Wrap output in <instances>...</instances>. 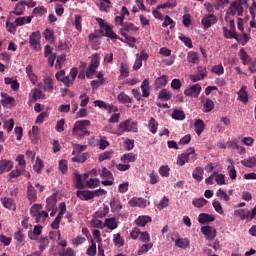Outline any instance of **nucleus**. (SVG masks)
Listing matches in <instances>:
<instances>
[{"mask_svg": "<svg viewBox=\"0 0 256 256\" xmlns=\"http://www.w3.org/2000/svg\"><path fill=\"white\" fill-rule=\"evenodd\" d=\"M139 131V124L133 119H127L119 123L117 135L124 133H137Z\"/></svg>", "mask_w": 256, "mask_h": 256, "instance_id": "1", "label": "nucleus"}, {"mask_svg": "<svg viewBox=\"0 0 256 256\" xmlns=\"http://www.w3.org/2000/svg\"><path fill=\"white\" fill-rule=\"evenodd\" d=\"M89 125H91V121L89 120L76 121L72 130L73 135L76 137H89L91 135V133L87 131Z\"/></svg>", "mask_w": 256, "mask_h": 256, "instance_id": "2", "label": "nucleus"}, {"mask_svg": "<svg viewBox=\"0 0 256 256\" xmlns=\"http://www.w3.org/2000/svg\"><path fill=\"white\" fill-rule=\"evenodd\" d=\"M96 21L100 27V33L104 35V37H108L109 39H119V37L113 31V28L105 22L102 18H96Z\"/></svg>", "mask_w": 256, "mask_h": 256, "instance_id": "3", "label": "nucleus"}, {"mask_svg": "<svg viewBox=\"0 0 256 256\" xmlns=\"http://www.w3.org/2000/svg\"><path fill=\"white\" fill-rule=\"evenodd\" d=\"M97 67H99V54L95 53L94 55H92L91 63L86 70L87 79H93V75H95Z\"/></svg>", "mask_w": 256, "mask_h": 256, "instance_id": "4", "label": "nucleus"}, {"mask_svg": "<svg viewBox=\"0 0 256 256\" xmlns=\"http://www.w3.org/2000/svg\"><path fill=\"white\" fill-rule=\"evenodd\" d=\"M29 43L30 47L34 49V51H41V32H33L29 36Z\"/></svg>", "mask_w": 256, "mask_h": 256, "instance_id": "5", "label": "nucleus"}, {"mask_svg": "<svg viewBox=\"0 0 256 256\" xmlns=\"http://www.w3.org/2000/svg\"><path fill=\"white\" fill-rule=\"evenodd\" d=\"M194 159H195V150H192L188 153L179 155L177 159V165H180V167H183L185 163H189V161H194Z\"/></svg>", "mask_w": 256, "mask_h": 256, "instance_id": "6", "label": "nucleus"}, {"mask_svg": "<svg viewBox=\"0 0 256 256\" xmlns=\"http://www.w3.org/2000/svg\"><path fill=\"white\" fill-rule=\"evenodd\" d=\"M200 93H201V85H199V84H194V85L188 86L184 90V95H186V97L197 98V97H199Z\"/></svg>", "mask_w": 256, "mask_h": 256, "instance_id": "7", "label": "nucleus"}, {"mask_svg": "<svg viewBox=\"0 0 256 256\" xmlns=\"http://www.w3.org/2000/svg\"><path fill=\"white\" fill-rule=\"evenodd\" d=\"M218 19L217 16H215L214 14H206L202 20L201 23L203 26H205L207 29H209V27H211L212 25H215V23H217Z\"/></svg>", "mask_w": 256, "mask_h": 256, "instance_id": "8", "label": "nucleus"}, {"mask_svg": "<svg viewBox=\"0 0 256 256\" xmlns=\"http://www.w3.org/2000/svg\"><path fill=\"white\" fill-rule=\"evenodd\" d=\"M201 232L203 233V235H205V237H206V239H208V241H213V239H215V237H217V233H216L215 229L211 226L202 227Z\"/></svg>", "mask_w": 256, "mask_h": 256, "instance_id": "9", "label": "nucleus"}, {"mask_svg": "<svg viewBox=\"0 0 256 256\" xmlns=\"http://www.w3.org/2000/svg\"><path fill=\"white\" fill-rule=\"evenodd\" d=\"M77 73L78 70L75 67L70 70L69 75L66 76L64 80V85H66V87H71V85H73V82L77 79Z\"/></svg>", "mask_w": 256, "mask_h": 256, "instance_id": "10", "label": "nucleus"}, {"mask_svg": "<svg viewBox=\"0 0 256 256\" xmlns=\"http://www.w3.org/2000/svg\"><path fill=\"white\" fill-rule=\"evenodd\" d=\"M13 169V163L11 160L3 159L0 160V175L3 173H9Z\"/></svg>", "mask_w": 256, "mask_h": 256, "instance_id": "11", "label": "nucleus"}, {"mask_svg": "<svg viewBox=\"0 0 256 256\" xmlns=\"http://www.w3.org/2000/svg\"><path fill=\"white\" fill-rule=\"evenodd\" d=\"M76 197L81 201H91V199H93V193L90 190H78Z\"/></svg>", "mask_w": 256, "mask_h": 256, "instance_id": "12", "label": "nucleus"}, {"mask_svg": "<svg viewBox=\"0 0 256 256\" xmlns=\"http://www.w3.org/2000/svg\"><path fill=\"white\" fill-rule=\"evenodd\" d=\"M43 90L47 93H53V91H55V83L53 82V79L50 77H45L43 79Z\"/></svg>", "mask_w": 256, "mask_h": 256, "instance_id": "13", "label": "nucleus"}, {"mask_svg": "<svg viewBox=\"0 0 256 256\" xmlns=\"http://www.w3.org/2000/svg\"><path fill=\"white\" fill-rule=\"evenodd\" d=\"M128 204L130 207H140L141 209L147 207V201L143 198H132L129 200Z\"/></svg>", "mask_w": 256, "mask_h": 256, "instance_id": "14", "label": "nucleus"}, {"mask_svg": "<svg viewBox=\"0 0 256 256\" xmlns=\"http://www.w3.org/2000/svg\"><path fill=\"white\" fill-rule=\"evenodd\" d=\"M27 197L30 203H35V201H37V191L31 182H28Z\"/></svg>", "mask_w": 256, "mask_h": 256, "instance_id": "15", "label": "nucleus"}, {"mask_svg": "<svg viewBox=\"0 0 256 256\" xmlns=\"http://www.w3.org/2000/svg\"><path fill=\"white\" fill-rule=\"evenodd\" d=\"M87 179H89V174L76 175L75 185L77 189H85V181L87 182Z\"/></svg>", "mask_w": 256, "mask_h": 256, "instance_id": "16", "label": "nucleus"}, {"mask_svg": "<svg viewBox=\"0 0 256 256\" xmlns=\"http://www.w3.org/2000/svg\"><path fill=\"white\" fill-rule=\"evenodd\" d=\"M229 165L227 166L228 175L232 181H235L237 179V171L235 170V162L233 159L229 158L228 160Z\"/></svg>", "mask_w": 256, "mask_h": 256, "instance_id": "17", "label": "nucleus"}, {"mask_svg": "<svg viewBox=\"0 0 256 256\" xmlns=\"http://www.w3.org/2000/svg\"><path fill=\"white\" fill-rule=\"evenodd\" d=\"M42 231H43V226L41 225L34 226L33 232L31 231L28 232L29 239H31V241H37V236L41 235Z\"/></svg>", "mask_w": 256, "mask_h": 256, "instance_id": "18", "label": "nucleus"}, {"mask_svg": "<svg viewBox=\"0 0 256 256\" xmlns=\"http://www.w3.org/2000/svg\"><path fill=\"white\" fill-rule=\"evenodd\" d=\"M94 105L95 107H99V109H104L105 111H113L117 109L113 105L106 104L103 100H95Z\"/></svg>", "mask_w": 256, "mask_h": 256, "instance_id": "19", "label": "nucleus"}, {"mask_svg": "<svg viewBox=\"0 0 256 256\" xmlns=\"http://www.w3.org/2000/svg\"><path fill=\"white\" fill-rule=\"evenodd\" d=\"M57 205V194H53L51 197L46 199V210L53 211Z\"/></svg>", "mask_w": 256, "mask_h": 256, "instance_id": "20", "label": "nucleus"}, {"mask_svg": "<svg viewBox=\"0 0 256 256\" xmlns=\"http://www.w3.org/2000/svg\"><path fill=\"white\" fill-rule=\"evenodd\" d=\"M167 83H169V77L167 75H162L155 80L154 85L156 89H161V87H165Z\"/></svg>", "mask_w": 256, "mask_h": 256, "instance_id": "21", "label": "nucleus"}, {"mask_svg": "<svg viewBox=\"0 0 256 256\" xmlns=\"http://www.w3.org/2000/svg\"><path fill=\"white\" fill-rule=\"evenodd\" d=\"M104 227H107L111 231H114V229H117V227H119V224L117 223V219L115 217H112L105 219Z\"/></svg>", "mask_w": 256, "mask_h": 256, "instance_id": "22", "label": "nucleus"}, {"mask_svg": "<svg viewBox=\"0 0 256 256\" xmlns=\"http://www.w3.org/2000/svg\"><path fill=\"white\" fill-rule=\"evenodd\" d=\"M215 221V216H213V214H205V213H201L198 216V223L203 224V223H211Z\"/></svg>", "mask_w": 256, "mask_h": 256, "instance_id": "23", "label": "nucleus"}, {"mask_svg": "<svg viewBox=\"0 0 256 256\" xmlns=\"http://www.w3.org/2000/svg\"><path fill=\"white\" fill-rule=\"evenodd\" d=\"M127 31H139V28L135 27V25H133L132 23H127L123 25L120 29L122 37H127Z\"/></svg>", "mask_w": 256, "mask_h": 256, "instance_id": "24", "label": "nucleus"}, {"mask_svg": "<svg viewBox=\"0 0 256 256\" xmlns=\"http://www.w3.org/2000/svg\"><path fill=\"white\" fill-rule=\"evenodd\" d=\"M110 207H111V211L112 213H119V211H121V209H123V206L121 205V201L113 198L110 201Z\"/></svg>", "mask_w": 256, "mask_h": 256, "instance_id": "25", "label": "nucleus"}, {"mask_svg": "<svg viewBox=\"0 0 256 256\" xmlns=\"http://www.w3.org/2000/svg\"><path fill=\"white\" fill-rule=\"evenodd\" d=\"M202 105H203L204 113H209L210 111H213V109L215 107V103L211 99L203 100Z\"/></svg>", "mask_w": 256, "mask_h": 256, "instance_id": "26", "label": "nucleus"}, {"mask_svg": "<svg viewBox=\"0 0 256 256\" xmlns=\"http://www.w3.org/2000/svg\"><path fill=\"white\" fill-rule=\"evenodd\" d=\"M194 127H195V133L199 136L203 131H205V122L201 119H197L194 122Z\"/></svg>", "mask_w": 256, "mask_h": 256, "instance_id": "27", "label": "nucleus"}, {"mask_svg": "<svg viewBox=\"0 0 256 256\" xmlns=\"http://www.w3.org/2000/svg\"><path fill=\"white\" fill-rule=\"evenodd\" d=\"M238 99L242 101V103H247L249 101V95L247 94V87L242 86L238 92Z\"/></svg>", "mask_w": 256, "mask_h": 256, "instance_id": "28", "label": "nucleus"}, {"mask_svg": "<svg viewBox=\"0 0 256 256\" xmlns=\"http://www.w3.org/2000/svg\"><path fill=\"white\" fill-rule=\"evenodd\" d=\"M152 219L150 216H139L136 220L135 223L138 225V227H145L147 223H151Z\"/></svg>", "mask_w": 256, "mask_h": 256, "instance_id": "29", "label": "nucleus"}, {"mask_svg": "<svg viewBox=\"0 0 256 256\" xmlns=\"http://www.w3.org/2000/svg\"><path fill=\"white\" fill-rule=\"evenodd\" d=\"M15 21L16 25H18V27H21L23 25L31 23V21H33V16L18 17L15 19Z\"/></svg>", "mask_w": 256, "mask_h": 256, "instance_id": "30", "label": "nucleus"}, {"mask_svg": "<svg viewBox=\"0 0 256 256\" xmlns=\"http://www.w3.org/2000/svg\"><path fill=\"white\" fill-rule=\"evenodd\" d=\"M241 165H244V167H248L249 169L255 168L256 167V157L252 156L248 159L242 160Z\"/></svg>", "mask_w": 256, "mask_h": 256, "instance_id": "31", "label": "nucleus"}, {"mask_svg": "<svg viewBox=\"0 0 256 256\" xmlns=\"http://www.w3.org/2000/svg\"><path fill=\"white\" fill-rule=\"evenodd\" d=\"M234 215L236 217H239L241 221H245V219H249V215H251V212H246L245 209H237L234 211Z\"/></svg>", "mask_w": 256, "mask_h": 256, "instance_id": "32", "label": "nucleus"}, {"mask_svg": "<svg viewBox=\"0 0 256 256\" xmlns=\"http://www.w3.org/2000/svg\"><path fill=\"white\" fill-rule=\"evenodd\" d=\"M171 97H173V94L167 89H162L158 94V99L161 101H169Z\"/></svg>", "mask_w": 256, "mask_h": 256, "instance_id": "33", "label": "nucleus"}, {"mask_svg": "<svg viewBox=\"0 0 256 256\" xmlns=\"http://www.w3.org/2000/svg\"><path fill=\"white\" fill-rule=\"evenodd\" d=\"M40 129L38 126H33L32 130L29 131L30 139L33 141V143H37V140L39 139V133Z\"/></svg>", "mask_w": 256, "mask_h": 256, "instance_id": "34", "label": "nucleus"}, {"mask_svg": "<svg viewBox=\"0 0 256 256\" xmlns=\"http://www.w3.org/2000/svg\"><path fill=\"white\" fill-rule=\"evenodd\" d=\"M175 246L179 249H187L189 247V239L187 238H178L175 240Z\"/></svg>", "mask_w": 256, "mask_h": 256, "instance_id": "35", "label": "nucleus"}, {"mask_svg": "<svg viewBox=\"0 0 256 256\" xmlns=\"http://www.w3.org/2000/svg\"><path fill=\"white\" fill-rule=\"evenodd\" d=\"M192 177L193 179H195V181H197L198 183H201V181H203V168L201 167L195 168V170L192 173Z\"/></svg>", "mask_w": 256, "mask_h": 256, "instance_id": "36", "label": "nucleus"}, {"mask_svg": "<svg viewBox=\"0 0 256 256\" xmlns=\"http://www.w3.org/2000/svg\"><path fill=\"white\" fill-rule=\"evenodd\" d=\"M2 204H3V207H5L6 209H10L12 211H15L16 209L15 202L11 198H3Z\"/></svg>", "mask_w": 256, "mask_h": 256, "instance_id": "37", "label": "nucleus"}, {"mask_svg": "<svg viewBox=\"0 0 256 256\" xmlns=\"http://www.w3.org/2000/svg\"><path fill=\"white\" fill-rule=\"evenodd\" d=\"M17 23L16 20H14V22H11L9 20L6 21V29L8 33H12V35H15V33H17Z\"/></svg>", "mask_w": 256, "mask_h": 256, "instance_id": "38", "label": "nucleus"}, {"mask_svg": "<svg viewBox=\"0 0 256 256\" xmlns=\"http://www.w3.org/2000/svg\"><path fill=\"white\" fill-rule=\"evenodd\" d=\"M117 100L120 103H123L124 105L127 103H132L133 100H131V97L129 95H127L125 92H120L117 96Z\"/></svg>", "mask_w": 256, "mask_h": 256, "instance_id": "39", "label": "nucleus"}, {"mask_svg": "<svg viewBox=\"0 0 256 256\" xmlns=\"http://www.w3.org/2000/svg\"><path fill=\"white\" fill-rule=\"evenodd\" d=\"M26 73H27V76L29 77L31 83H33V85H35V83H37V75H35V73L33 72V66L28 65L26 67Z\"/></svg>", "mask_w": 256, "mask_h": 256, "instance_id": "40", "label": "nucleus"}, {"mask_svg": "<svg viewBox=\"0 0 256 256\" xmlns=\"http://www.w3.org/2000/svg\"><path fill=\"white\" fill-rule=\"evenodd\" d=\"M224 31V37H226V39H236L237 41V32L235 31V29L230 28V30H228L226 27L223 28Z\"/></svg>", "mask_w": 256, "mask_h": 256, "instance_id": "41", "label": "nucleus"}, {"mask_svg": "<svg viewBox=\"0 0 256 256\" xmlns=\"http://www.w3.org/2000/svg\"><path fill=\"white\" fill-rule=\"evenodd\" d=\"M101 185V181L98 178H90L86 180V186L88 189H95V187H99Z\"/></svg>", "mask_w": 256, "mask_h": 256, "instance_id": "42", "label": "nucleus"}, {"mask_svg": "<svg viewBox=\"0 0 256 256\" xmlns=\"http://www.w3.org/2000/svg\"><path fill=\"white\" fill-rule=\"evenodd\" d=\"M158 127H159V123H157L155 118L151 117L148 124L150 133H153V135H155V133H157Z\"/></svg>", "mask_w": 256, "mask_h": 256, "instance_id": "43", "label": "nucleus"}, {"mask_svg": "<svg viewBox=\"0 0 256 256\" xmlns=\"http://www.w3.org/2000/svg\"><path fill=\"white\" fill-rule=\"evenodd\" d=\"M141 90H142V97H145V98L149 97V95H150V92H149V79H145L142 82Z\"/></svg>", "mask_w": 256, "mask_h": 256, "instance_id": "44", "label": "nucleus"}, {"mask_svg": "<svg viewBox=\"0 0 256 256\" xmlns=\"http://www.w3.org/2000/svg\"><path fill=\"white\" fill-rule=\"evenodd\" d=\"M42 210H43V205H41V204H34L30 208L31 216L37 218V216L41 213Z\"/></svg>", "mask_w": 256, "mask_h": 256, "instance_id": "45", "label": "nucleus"}, {"mask_svg": "<svg viewBox=\"0 0 256 256\" xmlns=\"http://www.w3.org/2000/svg\"><path fill=\"white\" fill-rule=\"evenodd\" d=\"M187 61L188 63H194V64L199 63V54L193 51L188 52Z\"/></svg>", "mask_w": 256, "mask_h": 256, "instance_id": "46", "label": "nucleus"}, {"mask_svg": "<svg viewBox=\"0 0 256 256\" xmlns=\"http://www.w3.org/2000/svg\"><path fill=\"white\" fill-rule=\"evenodd\" d=\"M13 13L14 15H23L25 13V1L16 4Z\"/></svg>", "mask_w": 256, "mask_h": 256, "instance_id": "47", "label": "nucleus"}, {"mask_svg": "<svg viewBox=\"0 0 256 256\" xmlns=\"http://www.w3.org/2000/svg\"><path fill=\"white\" fill-rule=\"evenodd\" d=\"M38 243H39V250L43 252V250L49 247V238H47V236H42L39 239Z\"/></svg>", "mask_w": 256, "mask_h": 256, "instance_id": "48", "label": "nucleus"}, {"mask_svg": "<svg viewBox=\"0 0 256 256\" xmlns=\"http://www.w3.org/2000/svg\"><path fill=\"white\" fill-rule=\"evenodd\" d=\"M113 243H114L115 247H123V245H125V241L121 237L120 233L113 235Z\"/></svg>", "mask_w": 256, "mask_h": 256, "instance_id": "49", "label": "nucleus"}, {"mask_svg": "<svg viewBox=\"0 0 256 256\" xmlns=\"http://www.w3.org/2000/svg\"><path fill=\"white\" fill-rule=\"evenodd\" d=\"M151 249H153V243L143 244L138 250V255H145V253H149Z\"/></svg>", "mask_w": 256, "mask_h": 256, "instance_id": "50", "label": "nucleus"}, {"mask_svg": "<svg viewBox=\"0 0 256 256\" xmlns=\"http://www.w3.org/2000/svg\"><path fill=\"white\" fill-rule=\"evenodd\" d=\"M90 225L92 227H95L96 229H105V222L97 219V218H93L91 221H90Z\"/></svg>", "mask_w": 256, "mask_h": 256, "instance_id": "51", "label": "nucleus"}, {"mask_svg": "<svg viewBox=\"0 0 256 256\" xmlns=\"http://www.w3.org/2000/svg\"><path fill=\"white\" fill-rule=\"evenodd\" d=\"M192 205H194V207H205V205H207V200H205V198H194L192 200Z\"/></svg>", "mask_w": 256, "mask_h": 256, "instance_id": "52", "label": "nucleus"}, {"mask_svg": "<svg viewBox=\"0 0 256 256\" xmlns=\"http://www.w3.org/2000/svg\"><path fill=\"white\" fill-rule=\"evenodd\" d=\"M1 96H2L3 107H8V105H11V103H13V101H14L13 97H11L5 93H1Z\"/></svg>", "mask_w": 256, "mask_h": 256, "instance_id": "53", "label": "nucleus"}, {"mask_svg": "<svg viewBox=\"0 0 256 256\" xmlns=\"http://www.w3.org/2000/svg\"><path fill=\"white\" fill-rule=\"evenodd\" d=\"M212 206L216 213H219V215H225V211H223V206H221V202H219V200H214L212 202Z\"/></svg>", "mask_w": 256, "mask_h": 256, "instance_id": "54", "label": "nucleus"}, {"mask_svg": "<svg viewBox=\"0 0 256 256\" xmlns=\"http://www.w3.org/2000/svg\"><path fill=\"white\" fill-rule=\"evenodd\" d=\"M112 157H113V150H110L100 154L98 159L100 162H103V161H109V159H111Z\"/></svg>", "mask_w": 256, "mask_h": 256, "instance_id": "55", "label": "nucleus"}, {"mask_svg": "<svg viewBox=\"0 0 256 256\" xmlns=\"http://www.w3.org/2000/svg\"><path fill=\"white\" fill-rule=\"evenodd\" d=\"M15 127V120L12 118L4 122L3 129H6L8 133H11L13 131V128Z\"/></svg>", "mask_w": 256, "mask_h": 256, "instance_id": "56", "label": "nucleus"}, {"mask_svg": "<svg viewBox=\"0 0 256 256\" xmlns=\"http://www.w3.org/2000/svg\"><path fill=\"white\" fill-rule=\"evenodd\" d=\"M172 117L176 121H183V119H185V112H183L182 110H174V112L172 113Z\"/></svg>", "mask_w": 256, "mask_h": 256, "instance_id": "57", "label": "nucleus"}, {"mask_svg": "<svg viewBox=\"0 0 256 256\" xmlns=\"http://www.w3.org/2000/svg\"><path fill=\"white\" fill-rule=\"evenodd\" d=\"M32 99L37 101V99H45V94L39 88L33 90Z\"/></svg>", "mask_w": 256, "mask_h": 256, "instance_id": "58", "label": "nucleus"}, {"mask_svg": "<svg viewBox=\"0 0 256 256\" xmlns=\"http://www.w3.org/2000/svg\"><path fill=\"white\" fill-rule=\"evenodd\" d=\"M212 73H215V75H223L225 73V68H223V64H217L212 67Z\"/></svg>", "mask_w": 256, "mask_h": 256, "instance_id": "59", "label": "nucleus"}, {"mask_svg": "<svg viewBox=\"0 0 256 256\" xmlns=\"http://www.w3.org/2000/svg\"><path fill=\"white\" fill-rule=\"evenodd\" d=\"M121 160L124 163H134V161H135V154H133V153L124 154L123 157L121 158Z\"/></svg>", "mask_w": 256, "mask_h": 256, "instance_id": "60", "label": "nucleus"}, {"mask_svg": "<svg viewBox=\"0 0 256 256\" xmlns=\"http://www.w3.org/2000/svg\"><path fill=\"white\" fill-rule=\"evenodd\" d=\"M214 181L217 183V185H225V175L223 174H216L214 172Z\"/></svg>", "mask_w": 256, "mask_h": 256, "instance_id": "61", "label": "nucleus"}, {"mask_svg": "<svg viewBox=\"0 0 256 256\" xmlns=\"http://www.w3.org/2000/svg\"><path fill=\"white\" fill-rule=\"evenodd\" d=\"M100 177H102V179H113V173L107 170V168H102L100 171Z\"/></svg>", "mask_w": 256, "mask_h": 256, "instance_id": "62", "label": "nucleus"}, {"mask_svg": "<svg viewBox=\"0 0 256 256\" xmlns=\"http://www.w3.org/2000/svg\"><path fill=\"white\" fill-rule=\"evenodd\" d=\"M216 196L219 198V199H222L223 201H229V199H231L229 197V195H227V192H225V190L223 189H219L217 192H216Z\"/></svg>", "mask_w": 256, "mask_h": 256, "instance_id": "63", "label": "nucleus"}, {"mask_svg": "<svg viewBox=\"0 0 256 256\" xmlns=\"http://www.w3.org/2000/svg\"><path fill=\"white\" fill-rule=\"evenodd\" d=\"M169 166H161L158 170L159 175H161V177H169Z\"/></svg>", "mask_w": 256, "mask_h": 256, "instance_id": "64", "label": "nucleus"}]
</instances>
